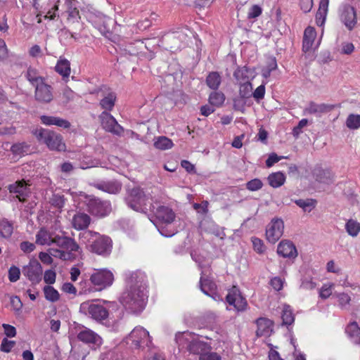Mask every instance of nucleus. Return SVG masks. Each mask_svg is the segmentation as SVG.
Listing matches in <instances>:
<instances>
[{
	"label": "nucleus",
	"mask_w": 360,
	"mask_h": 360,
	"mask_svg": "<svg viewBox=\"0 0 360 360\" xmlns=\"http://www.w3.org/2000/svg\"><path fill=\"white\" fill-rule=\"evenodd\" d=\"M79 238L81 243L84 244L91 252L108 257L112 252V241L109 236L86 230L80 233Z\"/></svg>",
	"instance_id": "obj_1"
},
{
	"label": "nucleus",
	"mask_w": 360,
	"mask_h": 360,
	"mask_svg": "<svg viewBox=\"0 0 360 360\" xmlns=\"http://www.w3.org/2000/svg\"><path fill=\"white\" fill-rule=\"evenodd\" d=\"M146 292L127 288L122 294L120 302L132 314L141 313L145 308L147 300Z\"/></svg>",
	"instance_id": "obj_2"
},
{
	"label": "nucleus",
	"mask_w": 360,
	"mask_h": 360,
	"mask_svg": "<svg viewBox=\"0 0 360 360\" xmlns=\"http://www.w3.org/2000/svg\"><path fill=\"white\" fill-rule=\"evenodd\" d=\"M176 214L168 206L160 205L150 220L157 227L161 235L165 237H171L174 235V231L168 230L167 225L171 224L175 219Z\"/></svg>",
	"instance_id": "obj_3"
},
{
	"label": "nucleus",
	"mask_w": 360,
	"mask_h": 360,
	"mask_svg": "<svg viewBox=\"0 0 360 360\" xmlns=\"http://www.w3.org/2000/svg\"><path fill=\"white\" fill-rule=\"evenodd\" d=\"M32 133L38 141L45 144L49 150L58 152L66 150V145L60 134L41 127L35 129Z\"/></svg>",
	"instance_id": "obj_4"
},
{
	"label": "nucleus",
	"mask_w": 360,
	"mask_h": 360,
	"mask_svg": "<svg viewBox=\"0 0 360 360\" xmlns=\"http://www.w3.org/2000/svg\"><path fill=\"white\" fill-rule=\"evenodd\" d=\"M148 197L143 188L135 186L127 189L124 201L127 206L136 212L146 213L148 208L147 202Z\"/></svg>",
	"instance_id": "obj_5"
},
{
	"label": "nucleus",
	"mask_w": 360,
	"mask_h": 360,
	"mask_svg": "<svg viewBox=\"0 0 360 360\" xmlns=\"http://www.w3.org/2000/svg\"><path fill=\"white\" fill-rule=\"evenodd\" d=\"M84 199L86 210L93 216L103 218L112 211L111 202L109 200H101L92 195H85Z\"/></svg>",
	"instance_id": "obj_6"
},
{
	"label": "nucleus",
	"mask_w": 360,
	"mask_h": 360,
	"mask_svg": "<svg viewBox=\"0 0 360 360\" xmlns=\"http://www.w3.org/2000/svg\"><path fill=\"white\" fill-rule=\"evenodd\" d=\"M79 311L97 321L105 320L109 315V312L105 307L90 301L82 302L80 304Z\"/></svg>",
	"instance_id": "obj_7"
},
{
	"label": "nucleus",
	"mask_w": 360,
	"mask_h": 360,
	"mask_svg": "<svg viewBox=\"0 0 360 360\" xmlns=\"http://www.w3.org/2000/svg\"><path fill=\"white\" fill-rule=\"evenodd\" d=\"M90 281L94 285L95 290L101 291L112 284L114 276L110 270L100 269L91 276Z\"/></svg>",
	"instance_id": "obj_8"
},
{
	"label": "nucleus",
	"mask_w": 360,
	"mask_h": 360,
	"mask_svg": "<svg viewBox=\"0 0 360 360\" xmlns=\"http://www.w3.org/2000/svg\"><path fill=\"white\" fill-rule=\"evenodd\" d=\"M127 288L146 292L147 288L146 275L141 271L128 272L126 274Z\"/></svg>",
	"instance_id": "obj_9"
},
{
	"label": "nucleus",
	"mask_w": 360,
	"mask_h": 360,
	"mask_svg": "<svg viewBox=\"0 0 360 360\" xmlns=\"http://www.w3.org/2000/svg\"><path fill=\"white\" fill-rule=\"evenodd\" d=\"M339 18L340 22L349 31H352L357 25L356 10L349 4L344 5L340 10Z\"/></svg>",
	"instance_id": "obj_10"
},
{
	"label": "nucleus",
	"mask_w": 360,
	"mask_h": 360,
	"mask_svg": "<svg viewBox=\"0 0 360 360\" xmlns=\"http://www.w3.org/2000/svg\"><path fill=\"white\" fill-rule=\"evenodd\" d=\"M42 266L39 262L33 259L22 269V274L33 285L39 283L42 278Z\"/></svg>",
	"instance_id": "obj_11"
},
{
	"label": "nucleus",
	"mask_w": 360,
	"mask_h": 360,
	"mask_svg": "<svg viewBox=\"0 0 360 360\" xmlns=\"http://www.w3.org/2000/svg\"><path fill=\"white\" fill-rule=\"evenodd\" d=\"M226 301L229 304L233 305L238 311H244L248 307L246 299L243 297L239 288L235 285L229 290Z\"/></svg>",
	"instance_id": "obj_12"
},
{
	"label": "nucleus",
	"mask_w": 360,
	"mask_h": 360,
	"mask_svg": "<svg viewBox=\"0 0 360 360\" xmlns=\"http://www.w3.org/2000/svg\"><path fill=\"white\" fill-rule=\"evenodd\" d=\"M284 222L281 219H273L266 229V237L271 243L277 242L283 233Z\"/></svg>",
	"instance_id": "obj_13"
},
{
	"label": "nucleus",
	"mask_w": 360,
	"mask_h": 360,
	"mask_svg": "<svg viewBox=\"0 0 360 360\" xmlns=\"http://www.w3.org/2000/svg\"><path fill=\"white\" fill-rule=\"evenodd\" d=\"M53 244L56 245L61 250L70 252H80L81 248L75 240L69 236L63 235L53 236Z\"/></svg>",
	"instance_id": "obj_14"
},
{
	"label": "nucleus",
	"mask_w": 360,
	"mask_h": 360,
	"mask_svg": "<svg viewBox=\"0 0 360 360\" xmlns=\"http://www.w3.org/2000/svg\"><path fill=\"white\" fill-rule=\"evenodd\" d=\"M8 189L11 193L15 194V198L22 202H26L31 194L30 185L24 180L8 185Z\"/></svg>",
	"instance_id": "obj_15"
},
{
	"label": "nucleus",
	"mask_w": 360,
	"mask_h": 360,
	"mask_svg": "<svg viewBox=\"0 0 360 360\" xmlns=\"http://www.w3.org/2000/svg\"><path fill=\"white\" fill-rule=\"evenodd\" d=\"M312 176L316 181L326 185L333 184L335 180V174L330 169L319 166L312 170Z\"/></svg>",
	"instance_id": "obj_16"
},
{
	"label": "nucleus",
	"mask_w": 360,
	"mask_h": 360,
	"mask_svg": "<svg viewBox=\"0 0 360 360\" xmlns=\"http://www.w3.org/2000/svg\"><path fill=\"white\" fill-rule=\"evenodd\" d=\"M34 88V98L38 102L49 103L53 100V88L51 85L46 84L45 81L39 83Z\"/></svg>",
	"instance_id": "obj_17"
},
{
	"label": "nucleus",
	"mask_w": 360,
	"mask_h": 360,
	"mask_svg": "<svg viewBox=\"0 0 360 360\" xmlns=\"http://www.w3.org/2000/svg\"><path fill=\"white\" fill-rule=\"evenodd\" d=\"M199 287L200 290L206 295L217 300L218 294L217 292V285L213 278L207 276H205L204 272L201 273V276L199 281Z\"/></svg>",
	"instance_id": "obj_18"
},
{
	"label": "nucleus",
	"mask_w": 360,
	"mask_h": 360,
	"mask_svg": "<svg viewBox=\"0 0 360 360\" xmlns=\"http://www.w3.org/2000/svg\"><path fill=\"white\" fill-rule=\"evenodd\" d=\"M211 346L209 343L202 341L193 333V338L188 345V352L190 354L201 356L205 352L211 351Z\"/></svg>",
	"instance_id": "obj_19"
},
{
	"label": "nucleus",
	"mask_w": 360,
	"mask_h": 360,
	"mask_svg": "<svg viewBox=\"0 0 360 360\" xmlns=\"http://www.w3.org/2000/svg\"><path fill=\"white\" fill-rule=\"evenodd\" d=\"M94 188L110 194H118L122 190V184L117 180L98 181L91 184Z\"/></svg>",
	"instance_id": "obj_20"
},
{
	"label": "nucleus",
	"mask_w": 360,
	"mask_h": 360,
	"mask_svg": "<svg viewBox=\"0 0 360 360\" xmlns=\"http://www.w3.org/2000/svg\"><path fill=\"white\" fill-rule=\"evenodd\" d=\"M335 108V105L320 103L310 101L308 105L304 109V115H315L320 117L322 114L331 112Z\"/></svg>",
	"instance_id": "obj_21"
},
{
	"label": "nucleus",
	"mask_w": 360,
	"mask_h": 360,
	"mask_svg": "<svg viewBox=\"0 0 360 360\" xmlns=\"http://www.w3.org/2000/svg\"><path fill=\"white\" fill-rule=\"evenodd\" d=\"M77 338L80 341L89 344L94 349L102 344L101 338L89 329H85L79 332L77 335Z\"/></svg>",
	"instance_id": "obj_22"
},
{
	"label": "nucleus",
	"mask_w": 360,
	"mask_h": 360,
	"mask_svg": "<svg viewBox=\"0 0 360 360\" xmlns=\"http://www.w3.org/2000/svg\"><path fill=\"white\" fill-rule=\"evenodd\" d=\"M277 253L284 258L289 259H295L297 256L295 245L289 240H282L278 243Z\"/></svg>",
	"instance_id": "obj_23"
},
{
	"label": "nucleus",
	"mask_w": 360,
	"mask_h": 360,
	"mask_svg": "<svg viewBox=\"0 0 360 360\" xmlns=\"http://www.w3.org/2000/svg\"><path fill=\"white\" fill-rule=\"evenodd\" d=\"M91 223V217L86 213L77 212L72 217V225L77 230L86 229Z\"/></svg>",
	"instance_id": "obj_24"
},
{
	"label": "nucleus",
	"mask_w": 360,
	"mask_h": 360,
	"mask_svg": "<svg viewBox=\"0 0 360 360\" xmlns=\"http://www.w3.org/2000/svg\"><path fill=\"white\" fill-rule=\"evenodd\" d=\"M254 70L246 65L243 67L238 66L233 72V77L239 83L250 82V79L254 78Z\"/></svg>",
	"instance_id": "obj_25"
},
{
	"label": "nucleus",
	"mask_w": 360,
	"mask_h": 360,
	"mask_svg": "<svg viewBox=\"0 0 360 360\" xmlns=\"http://www.w3.org/2000/svg\"><path fill=\"white\" fill-rule=\"evenodd\" d=\"M257 329L256 330V335L257 337L264 336L269 334L271 328L274 326V321L264 317H259L255 320Z\"/></svg>",
	"instance_id": "obj_26"
},
{
	"label": "nucleus",
	"mask_w": 360,
	"mask_h": 360,
	"mask_svg": "<svg viewBox=\"0 0 360 360\" xmlns=\"http://www.w3.org/2000/svg\"><path fill=\"white\" fill-rule=\"evenodd\" d=\"M316 37V32L314 27L309 26L305 29L302 41V51L306 53L309 51L312 47Z\"/></svg>",
	"instance_id": "obj_27"
},
{
	"label": "nucleus",
	"mask_w": 360,
	"mask_h": 360,
	"mask_svg": "<svg viewBox=\"0 0 360 360\" xmlns=\"http://www.w3.org/2000/svg\"><path fill=\"white\" fill-rule=\"evenodd\" d=\"M40 120L41 123L45 125H56L64 129H68L70 127L68 120L58 117L41 115Z\"/></svg>",
	"instance_id": "obj_28"
},
{
	"label": "nucleus",
	"mask_w": 360,
	"mask_h": 360,
	"mask_svg": "<svg viewBox=\"0 0 360 360\" xmlns=\"http://www.w3.org/2000/svg\"><path fill=\"white\" fill-rule=\"evenodd\" d=\"M129 336L136 346L140 347L142 340L149 337V333L142 327H136Z\"/></svg>",
	"instance_id": "obj_29"
},
{
	"label": "nucleus",
	"mask_w": 360,
	"mask_h": 360,
	"mask_svg": "<svg viewBox=\"0 0 360 360\" xmlns=\"http://www.w3.org/2000/svg\"><path fill=\"white\" fill-rule=\"evenodd\" d=\"M221 76L219 72L212 71L208 73L205 82L207 86L213 91H217L221 83Z\"/></svg>",
	"instance_id": "obj_30"
},
{
	"label": "nucleus",
	"mask_w": 360,
	"mask_h": 360,
	"mask_svg": "<svg viewBox=\"0 0 360 360\" xmlns=\"http://www.w3.org/2000/svg\"><path fill=\"white\" fill-rule=\"evenodd\" d=\"M117 96L115 92L110 91L105 96L99 103L100 106L104 110L103 112H110L114 108Z\"/></svg>",
	"instance_id": "obj_31"
},
{
	"label": "nucleus",
	"mask_w": 360,
	"mask_h": 360,
	"mask_svg": "<svg viewBox=\"0 0 360 360\" xmlns=\"http://www.w3.org/2000/svg\"><path fill=\"white\" fill-rule=\"evenodd\" d=\"M25 77L33 86H35L39 83L45 81V78L39 75V71L32 66H30L27 68L25 73Z\"/></svg>",
	"instance_id": "obj_32"
},
{
	"label": "nucleus",
	"mask_w": 360,
	"mask_h": 360,
	"mask_svg": "<svg viewBox=\"0 0 360 360\" xmlns=\"http://www.w3.org/2000/svg\"><path fill=\"white\" fill-rule=\"evenodd\" d=\"M193 333L190 332L179 333L175 336V342L179 347V350L184 349L188 350V345L192 339Z\"/></svg>",
	"instance_id": "obj_33"
},
{
	"label": "nucleus",
	"mask_w": 360,
	"mask_h": 360,
	"mask_svg": "<svg viewBox=\"0 0 360 360\" xmlns=\"http://www.w3.org/2000/svg\"><path fill=\"white\" fill-rule=\"evenodd\" d=\"M267 180L271 187L276 188L284 184L285 176L281 172H273L268 176Z\"/></svg>",
	"instance_id": "obj_34"
},
{
	"label": "nucleus",
	"mask_w": 360,
	"mask_h": 360,
	"mask_svg": "<svg viewBox=\"0 0 360 360\" xmlns=\"http://www.w3.org/2000/svg\"><path fill=\"white\" fill-rule=\"evenodd\" d=\"M345 333L355 344H360V328L356 322L349 323L345 328Z\"/></svg>",
	"instance_id": "obj_35"
},
{
	"label": "nucleus",
	"mask_w": 360,
	"mask_h": 360,
	"mask_svg": "<svg viewBox=\"0 0 360 360\" xmlns=\"http://www.w3.org/2000/svg\"><path fill=\"white\" fill-rule=\"evenodd\" d=\"M55 70L63 78L68 77L70 74V63L69 60L60 58L55 67Z\"/></svg>",
	"instance_id": "obj_36"
},
{
	"label": "nucleus",
	"mask_w": 360,
	"mask_h": 360,
	"mask_svg": "<svg viewBox=\"0 0 360 360\" xmlns=\"http://www.w3.org/2000/svg\"><path fill=\"white\" fill-rule=\"evenodd\" d=\"M282 325L290 326L295 321V315L291 307L288 304H284L281 313Z\"/></svg>",
	"instance_id": "obj_37"
},
{
	"label": "nucleus",
	"mask_w": 360,
	"mask_h": 360,
	"mask_svg": "<svg viewBox=\"0 0 360 360\" xmlns=\"http://www.w3.org/2000/svg\"><path fill=\"white\" fill-rule=\"evenodd\" d=\"M36 243L44 245L53 244V236L44 229H41L36 236Z\"/></svg>",
	"instance_id": "obj_38"
},
{
	"label": "nucleus",
	"mask_w": 360,
	"mask_h": 360,
	"mask_svg": "<svg viewBox=\"0 0 360 360\" xmlns=\"http://www.w3.org/2000/svg\"><path fill=\"white\" fill-rule=\"evenodd\" d=\"M13 232V223L6 219L0 221V237L8 239L11 238Z\"/></svg>",
	"instance_id": "obj_39"
},
{
	"label": "nucleus",
	"mask_w": 360,
	"mask_h": 360,
	"mask_svg": "<svg viewBox=\"0 0 360 360\" xmlns=\"http://www.w3.org/2000/svg\"><path fill=\"white\" fill-rule=\"evenodd\" d=\"M11 151L14 155L24 156L30 152V146L26 142L14 143L11 147Z\"/></svg>",
	"instance_id": "obj_40"
},
{
	"label": "nucleus",
	"mask_w": 360,
	"mask_h": 360,
	"mask_svg": "<svg viewBox=\"0 0 360 360\" xmlns=\"http://www.w3.org/2000/svg\"><path fill=\"white\" fill-rule=\"evenodd\" d=\"M154 147L161 150L170 149L173 147L174 143L172 141L165 136L157 137L154 141Z\"/></svg>",
	"instance_id": "obj_41"
},
{
	"label": "nucleus",
	"mask_w": 360,
	"mask_h": 360,
	"mask_svg": "<svg viewBox=\"0 0 360 360\" xmlns=\"http://www.w3.org/2000/svg\"><path fill=\"white\" fill-rule=\"evenodd\" d=\"M99 118L101 119L103 127L109 132L111 131V128L113 127V125H115V123L117 121L108 112H102Z\"/></svg>",
	"instance_id": "obj_42"
},
{
	"label": "nucleus",
	"mask_w": 360,
	"mask_h": 360,
	"mask_svg": "<svg viewBox=\"0 0 360 360\" xmlns=\"http://www.w3.org/2000/svg\"><path fill=\"white\" fill-rule=\"evenodd\" d=\"M277 62L276 59L274 56H270L267 58L266 66L263 67L262 69V75L265 79H267L270 77L272 71L277 69Z\"/></svg>",
	"instance_id": "obj_43"
},
{
	"label": "nucleus",
	"mask_w": 360,
	"mask_h": 360,
	"mask_svg": "<svg viewBox=\"0 0 360 360\" xmlns=\"http://www.w3.org/2000/svg\"><path fill=\"white\" fill-rule=\"evenodd\" d=\"M76 0H65L66 12L68 13V20L80 18L79 12L77 7Z\"/></svg>",
	"instance_id": "obj_44"
},
{
	"label": "nucleus",
	"mask_w": 360,
	"mask_h": 360,
	"mask_svg": "<svg viewBox=\"0 0 360 360\" xmlns=\"http://www.w3.org/2000/svg\"><path fill=\"white\" fill-rule=\"evenodd\" d=\"M294 202L300 207H301L304 212H311L316 205V200L307 198V199H298L294 200Z\"/></svg>",
	"instance_id": "obj_45"
},
{
	"label": "nucleus",
	"mask_w": 360,
	"mask_h": 360,
	"mask_svg": "<svg viewBox=\"0 0 360 360\" xmlns=\"http://www.w3.org/2000/svg\"><path fill=\"white\" fill-rule=\"evenodd\" d=\"M225 101V95L221 91H213L209 96V103L211 105L220 107Z\"/></svg>",
	"instance_id": "obj_46"
},
{
	"label": "nucleus",
	"mask_w": 360,
	"mask_h": 360,
	"mask_svg": "<svg viewBox=\"0 0 360 360\" xmlns=\"http://www.w3.org/2000/svg\"><path fill=\"white\" fill-rule=\"evenodd\" d=\"M43 291L46 300L49 302H56L60 299L59 292L51 285H45Z\"/></svg>",
	"instance_id": "obj_47"
},
{
	"label": "nucleus",
	"mask_w": 360,
	"mask_h": 360,
	"mask_svg": "<svg viewBox=\"0 0 360 360\" xmlns=\"http://www.w3.org/2000/svg\"><path fill=\"white\" fill-rule=\"evenodd\" d=\"M52 252L51 254L56 257L60 258L63 260H70L72 261L75 259L77 257V255L74 252H70L63 250H58V249H52Z\"/></svg>",
	"instance_id": "obj_48"
},
{
	"label": "nucleus",
	"mask_w": 360,
	"mask_h": 360,
	"mask_svg": "<svg viewBox=\"0 0 360 360\" xmlns=\"http://www.w3.org/2000/svg\"><path fill=\"white\" fill-rule=\"evenodd\" d=\"M345 229L349 236L355 237L360 232V223L355 220L349 219L345 224Z\"/></svg>",
	"instance_id": "obj_49"
},
{
	"label": "nucleus",
	"mask_w": 360,
	"mask_h": 360,
	"mask_svg": "<svg viewBox=\"0 0 360 360\" xmlns=\"http://www.w3.org/2000/svg\"><path fill=\"white\" fill-rule=\"evenodd\" d=\"M65 201L66 198L63 195L53 193L50 198L49 202L52 206L61 211L65 205Z\"/></svg>",
	"instance_id": "obj_50"
},
{
	"label": "nucleus",
	"mask_w": 360,
	"mask_h": 360,
	"mask_svg": "<svg viewBox=\"0 0 360 360\" xmlns=\"http://www.w3.org/2000/svg\"><path fill=\"white\" fill-rule=\"evenodd\" d=\"M346 126L351 130H355L360 128V115L349 114L346 120Z\"/></svg>",
	"instance_id": "obj_51"
},
{
	"label": "nucleus",
	"mask_w": 360,
	"mask_h": 360,
	"mask_svg": "<svg viewBox=\"0 0 360 360\" xmlns=\"http://www.w3.org/2000/svg\"><path fill=\"white\" fill-rule=\"evenodd\" d=\"M252 86L250 82L240 83L239 95L241 98H248L252 95Z\"/></svg>",
	"instance_id": "obj_52"
},
{
	"label": "nucleus",
	"mask_w": 360,
	"mask_h": 360,
	"mask_svg": "<svg viewBox=\"0 0 360 360\" xmlns=\"http://www.w3.org/2000/svg\"><path fill=\"white\" fill-rule=\"evenodd\" d=\"M251 241L252 243L253 249L258 254L262 255L266 250V247L262 240L257 237H252Z\"/></svg>",
	"instance_id": "obj_53"
},
{
	"label": "nucleus",
	"mask_w": 360,
	"mask_h": 360,
	"mask_svg": "<svg viewBox=\"0 0 360 360\" xmlns=\"http://www.w3.org/2000/svg\"><path fill=\"white\" fill-rule=\"evenodd\" d=\"M263 186L262 181L257 178L253 179L248 181L245 184V187L250 191H257L261 189Z\"/></svg>",
	"instance_id": "obj_54"
},
{
	"label": "nucleus",
	"mask_w": 360,
	"mask_h": 360,
	"mask_svg": "<svg viewBox=\"0 0 360 360\" xmlns=\"http://www.w3.org/2000/svg\"><path fill=\"white\" fill-rule=\"evenodd\" d=\"M15 342L8 340L6 338H3L0 345V350L1 352L8 353L11 351L12 348L15 346Z\"/></svg>",
	"instance_id": "obj_55"
},
{
	"label": "nucleus",
	"mask_w": 360,
	"mask_h": 360,
	"mask_svg": "<svg viewBox=\"0 0 360 360\" xmlns=\"http://www.w3.org/2000/svg\"><path fill=\"white\" fill-rule=\"evenodd\" d=\"M20 269L15 266H12L8 270V279L11 282H15L20 278Z\"/></svg>",
	"instance_id": "obj_56"
},
{
	"label": "nucleus",
	"mask_w": 360,
	"mask_h": 360,
	"mask_svg": "<svg viewBox=\"0 0 360 360\" xmlns=\"http://www.w3.org/2000/svg\"><path fill=\"white\" fill-rule=\"evenodd\" d=\"M244 98L236 97L233 99V108L236 111L244 112L245 102Z\"/></svg>",
	"instance_id": "obj_57"
},
{
	"label": "nucleus",
	"mask_w": 360,
	"mask_h": 360,
	"mask_svg": "<svg viewBox=\"0 0 360 360\" xmlns=\"http://www.w3.org/2000/svg\"><path fill=\"white\" fill-rule=\"evenodd\" d=\"M308 124L307 119H302L297 126H295L292 129V135L294 137L297 138L299 135L302 132V128L307 126Z\"/></svg>",
	"instance_id": "obj_58"
},
{
	"label": "nucleus",
	"mask_w": 360,
	"mask_h": 360,
	"mask_svg": "<svg viewBox=\"0 0 360 360\" xmlns=\"http://www.w3.org/2000/svg\"><path fill=\"white\" fill-rule=\"evenodd\" d=\"M56 274L55 271L49 269L44 272V281L46 283L49 285L53 284L56 282Z\"/></svg>",
	"instance_id": "obj_59"
},
{
	"label": "nucleus",
	"mask_w": 360,
	"mask_h": 360,
	"mask_svg": "<svg viewBox=\"0 0 360 360\" xmlns=\"http://www.w3.org/2000/svg\"><path fill=\"white\" fill-rule=\"evenodd\" d=\"M262 12V8L258 5H253L249 10L248 18L249 19L256 18L259 17Z\"/></svg>",
	"instance_id": "obj_60"
},
{
	"label": "nucleus",
	"mask_w": 360,
	"mask_h": 360,
	"mask_svg": "<svg viewBox=\"0 0 360 360\" xmlns=\"http://www.w3.org/2000/svg\"><path fill=\"white\" fill-rule=\"evenodd\" d=\"M208 201L203 200L201 203H194L193 208L198 212L206 214L208 212Z\"/></svg>",
	"instance_id": "obj_61"
},
{
	"label": "nucleus",
	"mask_w": 360,
	"mask_h": 360,
	"mask_svg": "<svg viewBox=\"0 0 360 360\" xmlns=\"http://www.w3.org/2000/svg\"><path fill=\"white\" fill-rule=\"evenodd\" d=\"M283 157L278 156L276 153H271L268 158L266 159L265 163L267 167H272L275 163L280 161Z\"/></svg>",
	"instance_id": "obj_62"
},
{
	"label": "nucleus",
	"mask_w": 360,
	"mask_h": 360,
	"mask_svg": "<svg viewBox=\"0 0 360 360\" xmlns=\"http://www.w3.org/2000/svg\"><path fill=\"white\" fill-rule=\"evenodd\" d=\"M199 360H221V356L217 352H212L210 351L205 352L201 356H200Z\"/></svg>",
	"instance_id": "obj_63"
},
{
	"label": "nucleus",
	"mask_w": 360,
	"mask_h": 360,
	"mask_svg": "<svg viewBox=\"0 0 360 360\" xmlns=\"http://www.w3.org/2000/svg\"><path fill=\"white\" fill-rule=\"evenodd\" d=\"M264 95H265V86L263 84L259 86L255 90V91L252 93L253 97L257 101H259V100L264 98Z\"/></svg>",
	"instance_id": "obj_64"
}]
</instances>
